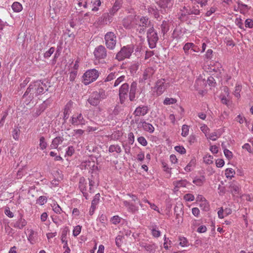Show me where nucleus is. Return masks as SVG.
<instances>
[{
	"label": "nucleus",
	"mask_w": 253,
	"mask_h": 253,
	"mask_svg": "<svg viewBox=\"0 0 253 253\" xmlns=\"http://www.w3.org/2000/svg\"><path fill=\"white\" fill-rule=\"evenodd\" d=\"M90 3H92V10L93 11H97L98 10V7L100 6L101 2L100 0H91Z\"/></svg>",
	"instance_id": "obj_32"
},
{
	"label": "nucleus",
	"mask_w": 253,
	"mask_h": 253,
	"mask_svg": "<svg viewBox=\"0 0 253 253\" xmlns=\"http://www.w3.org/2000/svg\"><path fill=\"white\" fill-rule=\"evenodd\" d=\"M104 39L106 47L109 49H114L117 43L116 35L112 32H107L104 36Z\"/></svg>",
	"instance_id": "obj_7"
},
{
	"label": "nucleus",
	"mask_w": 253,
	"mask_h": 253,
	"mask_svg": "<svg viewBox=\"0 0 253 253\" xmlns=\"http://www.w3.org/2000/svg\"><path fill=\"white\" fill-rule=\"evenodd\" d=\"M98 220L105 225L107 220V217L105 215L102 214L99 216Z\"/></svg>",
	"instance_id": "obj_55"
},
{
	"label": "nucleus",
	"mask_w": 253,
	"mask_h": 253,
	"mask_svg": "<svg viewBox=\"0 0 253 253\" xmlns=\"http://www.w3.org/2000/svg\"><path fill=\"white\" fill-rule=\"evenodd\" d=\"M129 89V85L127 83L123 84L119 89V98L120 103L121 104L124 103L128 96V92Z\"/></svg>",
	"instance_id": "obj_10"
},
{
	"label": "nucleus",
	"mask_w": 253,
	"mask_h": 253,
	"mask_svg": "<svg viewBox=\"0 0 253 253\" xmlns=\"http://www.w3.org/2000/svg\"><path fill=\"white\" fill-rule=\"evenodd\" d=\"M84 131L81 129H74L73 130V136H76L77 138H78L82 136L84 134Z\"/></svg>",
	"instance_id": "obj_49"
},
{
	"label": "nucleus",
	"mask_w": 253,
	"mask_h": 253,
	"mask_svg": "<svg viewBox=\"0 0 253 253\" xmlns=\"http://www.w3.org/2000/svg\"><path fill=\"white\" fill-rule=\"evenodd\" d=\"M93 54L95 58L98 60L105 59L107 55V50L102 45H100L95 48Z\"/></svg>",
	"instance_id": "obj_9"
},
{
	"label": "nucleus",
	"mask_w": 253,
	"mask_h": 253,
	"mask_svg": "<svg viewBox=\"0 0 253 253\" xmlns=\"http://www.w3.org/2000/svg\"><path fill=\"white\" fill-rule=\"evenodd\" d=\"M118 73H119V72H114L110 73L107 76V77L105 79L104 82H110V81L113 80V79L116 78L119 76Z\"/></svg>",
	"instance_id": "obj_33"
},
{
	"label": "nucleus",
	"mask_w": 253,
	"mask_h": 253,
	"mask_svg": "<svg viewBox=\"0 0 253 253\" xmlns=\"http://www.w3.org/2000/svg\"><path fill=\"white\" fill-rule=\"evenodd\" d=\"M176 101L177 100L175 98L167 97L165 99L163 103L165 105H168L175 104Z\"/></svg>",
	"instance_id": "obj_45"
},
{
	"label": "nucleus",
	"mask_w": 253,
	"mask_h": 253,
	"mask_svg": "<svg viewBox=\"0 0 253 253\" xmlns=\"http://www.w3.org/2000/svg\"><path fill=\"white\" fill-rule=\"evenodd\" d=\"M48 89L45 83L41 81H36L30 84L23 97L26 98L28 104L34 98L47 91Z\"/></svg>",
	"instance_id": "obj_1"
},
{
	"label": "nucleus",
	"mask_w": 253,
	"mask_h": 253,
	"mask_svg": "<svg viewBox=\"0 0 253 253\" xmlns=\"http://www.w3.org/2000/svg\"><path fill=\"white\" fill-rule=\"evenodd\" d=\"M100 194L97 193L95 194L93 200L91 202V205L96 206L99 202Z\"/></svg>",
	"instance_id": "obj_52"
},
{
	"label": "nucleus",
	"mask_w": 253,
	"mask_h": 253,
	"mask_svg": "<svg viewBox=\"0 0 253 253\" xmlns=\"http://www.w3.org/2000/svg\"><path fill=\"white\" fill-rule=\"evenodd\" d=\"M138 128H142L143 130L148 132L150 133H152L155 130V128L153 126L146 122L144 119H141L138 123Z\"/></svg>",
	"instance_id": "obj_13"
},
{
	"label": "nucleus",
	"mask_w": 253,
	"mask_h": 253,
	"mask_svg": "<svg viewBox=\"0 0 253 253\" xmlns=\"http://www.w3.org/2000/svg\"><path fill=\"white\" fill-rule=\"evenodd\" d=\"M149 112V108L147 106L140 105L136 108L133 112L135 117L144 116Z\"/></svg>",
	"instance_id": "obj_15"
},
{
	"label": "nucleus",
	"mask_w": 253,
	"mask_h": 253,
	"mask_svg": "<svg viewBox=\"0 0 253 253\" xmlns=\"http://www.w3.org/2000/svg\"><path fill=\"white\" fill-rule=\"evenodd\" d=\"M39 146L40 149L42 150L45 149L47 147V143L45 141V138L43 136H41L40 138Z\"/></svg>",
	"instance_id": "obj_42"
},
{
	"label": "nucleus",
	"mask_w": 253,
	"mask_h": 253,
	"mask_svg": "<svg viewBox=\"0 0 253 253\" xmlns=\"http://www.w3.org/2000/svg\"><path fill=\"white\" fill-rule=\"evenodd\" d=\"M189 126L186 125H184L182 126V132L181 135L183 137H186L188 135L189 133Z\"/></svg>",
	"instance_id": "obj_46"
},
{
	"label": "nucleus",
	"mask_w": 253,
	"mask_h": 253,
	"mask_svg": "<svg viewBox=\"0 0 253 253\" xmlns=\"http://www.w3.org/2000/svg\"><path fill=\"white\" fill-rule=\"evenodd\" d=\"M23 217V216L22 214L19 215L18 219L13 224L14 228L22 229L26 225L27 221Z\"/></svg>",
	"instance_id": "obj_16"
},
{
	"label": "nucleus",
	"mask_w": 253,
	"mask_h": 253,
	"mask_svg": "<svg viewBox=\"0 0 253 253\" xmlns=\"http://www.w3.org/2000/svg\"><path fill=\"white\" fill-rule=\"evenodd\" d=\"M99 73L95 69L86 71L83 75V83L85 85H88L93 82L98 78Z\"/></svg>",
	"instance_id": "obj_3"
},
{
	"label": "nucleus",
	"mask_w": 253,
	"mask_h": 253,
	"mask_svg": "<svg viewBox=\"0 0 253 253\" xmlns=\"http://www.w3.org/2000/svg\"><path fill=\"white\" fill-rule=\"evenodd\" d=\"M219 136H220V135H218V134L216 132H213L209 134H208L207 137L208 138H209L211 140L215 141Z\"/></svg>",
	"instance_id": "obj_47"
},
{
	"label": "nucleus",
	"mask_w": 253,
	"mask_h": 253,
	"mask_svg": "<svg viewBox=\"0 0 253 253\" xmlns=\"http://www.w3.org/2000/svg\"><path fill=\"white\" fill-rule=\"evenodd\" d=\"M195 165V161L192 160L187 166L184 168V169L186 171H190L191 170V168Z\"/></svg>",
	"instance_id": "obj_60"
},
{
	"label": "nucleus",
	"mask_w": 253,
	"mask_h": 253,
	"mask_svg": "<svg viewBox=\"0 0 253 253\" xmlns=\"http://www.w3.org/2000/svg\"><path fill=\"white\" fill-rule=\"evenodd\" d=\"M155 71L152 68H148L145 70L143 74L142 81H145L150 79L154 74Z\"/></svg>",
	"instance_id": "obj_23"
},
{
	"label": "nucleus",
	"mask_w": 253,
	"mask_h": 253,
	"mask_svg": "<svg viewBox=\"0 0 253 253\" xmlns=\"http://www.w3.org/2000/svg\"><path fill=\"white\" fill-rule=\"evenodd\" d=\"M184 199L188 202H192L194 200V196L191 194H187L184 195Z\"/></svg>",
	"instance_id": "obj_59"
},
{
	"label": "nucleus",
	"mask_w": 253,
	"mask_h": 253,
	"mask_svg": "<svg viewBox=\"0 0 253 253\" xmlns=\"http://www.w3.org/2000/svg\"><path fill=\"white\" fill-rule=\"evenodd\" d=\"M29 232L28 240L31 244H34L37 240V233L33 230H30Z\"/></svg>",
	"instance_id": "obj_25"
},
{
	"label": "nucleus",
	"mask_w": 253,
	"mask_h": 253,
	"mask_svg": "<svg viewBox=\"0 0 253 253\" xmlns=\"http://www.w3.org/2000/svg\"><path fill=\"white\" fill-rule=\"evenodd\" d=\"M71 123L74 126L84 125L85 120L81 113L73 115L71 120Z\"/></svg>",
	"instance_id": "obj_14"
},
{
	"label": "nucleus",
	"mask_w": 253,
	"mask_h": 253,
	"mask_svg": "<svg viewBox=\"0 0 253 253\" xmlns=\"http://www.w3.org/2000/svg\"><path fill=\"white\" fill-rule=\"evenodd\" d=\"M242 86L239 83H236L233 94L234 96L239 98L241 96L240 92L242 90Z\"/></svg>",
	"instance_id": "obj_28"
},
{
	"label": "nucleus",
	"mask_w": 253,
	"mask_h": 253,
	"mask_svg": "<svg viewBox=\"0 0 253 253\" xmlns=\"http://www.w3.org/2000/svg\"><path fill=\"white\" fill-rule=\"evenodd\" d=\"M86 182H85V179L84 177H81L79 182V188L81 192L86 191Z\"/></svg>",
	"instance_id": "obj_27"
},
{
	"label": "nucleus",
	"mask_w": 253,
	"mask_h": 253,
	"mask_svg": "<svg viewBox=\"0 0 253 253\" xmlns=\"http://www.w3.org/2000/svg\"><path fill=\"white\" fill-rule=\"evenodd\" d=\"M155 2L165 12L169 10L173 5V1L172 0H156Z\"/></svg>",
	"instance_id": "obj_12"
},
{
	"label": "nucleus",
	"mask_w": 253,
	"mask_h": 253,
	"mask_svg": "<svg viewBox=\"0 0 253 253\" xmlns=\"http://www.w3.org/2000/svg\"><path fill=\"white\" fill-rule=\"evenodd\" d=\"M235 174V170L232 168H228L225 170V174L227 178L231 179L234 177Z\"/></svg>",
	"instance_id": "obj_34"
},
{
	"label": "nucleus",
	"mask_w": 253,
	"mask_h": 253,
	"mask_svg": "<svg viewBox=\"0 0 253 253\" xmlns=\"http://www.w3.org/2000/svg\"><path fill=\"white\" fill-rule=\"evenodd\" d=\"M137 90V83L133 82L131 83L129 91V99L133 101L135 100V94Z\"/></svg>",
	"instance_id": "obj_17"
},
{
	"label": "nucleus",
	"mask_w": 253,
	"mask_h": 253,
	"mask_svg": "<svg viewBox=\"0 0 253 253\" xmlns=\"http://www.w3.org/2000/svg\"><path fill=\"white\" fill-rule=\"evenodd\" d=\"M245 26L247 28H252L253 27V20L251 19H247L245 21Z\"/></svg>",
	"instance_id": "obj_62"
},
{
	"label": "nucleus",
	"mask_w": 253,
	"mask_h": 253,
	"mask_svg": "<svg viewBox=\"0 0 253 253\" xmlns=\"http://www.w3.org/2000/svg\"><path fill=\"white\" fill-rule=\"evenodd\" d=\"M123 237L121 235H118L116 237L115 242L116 244L118 247H120L123 243Z\"/></svg>",
	"instance_id": "obj_53"
},
{
	"label": "nucleus",
	"mask_w": 253,
	"mask_h": 253,
	"mask_svg": "<svg viewBox=\"0 0 253 253\" xmlns=\"http://www.w3.org/2000/svg\"><path fill=\"white\" fill-rule=\"evenodd\" d=\"M147 39L149 47L151 49L155 48L159 40V37L157 32L154 28V26L153 28L147 30Z\"/></svg>",
	"instance_id": "obj_5"
},
{
	"label": "nucleus",
	"mask_w": 253,
	"mask_h": 253,
	"mask_svg": "<svg viewBox=\"0 0 253 253\" xmlns=\"http://www.w3.org/2000/svg\"><path fill=\"white\" fill-rule=\"evenodd\" d=\"M114 15H112L110 14V11L108 13H104L102 15L103 22L107 24V22H110L111 19Z\"/></svg>",
	"instance_id": "obj_35"
},
{
	"label": "nucleus",
	"mask_w": 253,
	"mask_h": 253,
	"mask_svg": "<svg viewBox=\"0 0 253 253\" xmlns=\"http://www.w3.org/2000/svg\"><path fill=\"white\" fill-rule=\"evenodd\" d=\"M242 148L246 149L250 153H253V149H252L249 143H245L242 146Z\"/></svg>",
	"instance_id": "obj_63"
},
{
	"label": "nucleus",
	"mask_w": 253,
	"mask_h": 253,
	"mask_svg": "<svg viewBox=\"0 0 253 253\" xmlns=\"http://www.w3.org/2000/svg\"><path fill=\"white\" fill-rule=\"evenodd\" d=\"M20 134V128L18 127H15L12 131V135L13 138L17 141L19 140Z\"/></svg>",
	"instance_id": "obj_38"
},
{
	"label": "nucleus",
	"mask_w": 253,
	"mask_h": 253,
	"mask_svg": "<svg viewBox=\"0 0 253 253\" xmlns=\"http://www.w3.org/2000/svg\"><path fill=\"white\" fill-rule=\"evenodd\" d=\"M161 29L163 34L166 33L169 30V26L168 22L165 20L162 22L161 25Z\"/></svg>",
	"instance_id": "obj_36"
},
{
	"label": "nucleus",
	"mask_w": 253,
	"mask_h": 253,
	"mask_svg": "<svg viewBox=\"0 0 253 253\" xmlns=\"http://www.w3.org/2000/svg\"><path fill=\"white\" fill-rule=\"evenodd\" d=\"M175 151L181 154H185L186 153L185 149L182 146H176L174 148Z\"/></svg>",
	"instance_id": "obj_58"
},
{
	"label": "nucleus",
	"mask_w": 253,
	"mask_h": 253,
	"mask_svg": "<svg viewBox=\"0 0 253 253\" xmlns=\"http://www.w3.org/2000/svg\"><path fill=\"white\" fill-rule=\"evenodd\" d=\"M117 79L115 81L114 84H113L114 87H116L118 86L122 82L125 81L126 76L125 75H122L119 77H117Z\"/></svg>",
	"instance_id": "obj_44"
},
{
	"label": "nucleus",
	"mask_w": 253,
	"mask_h": 253,
	"mask_svg": "<svg viewBox=\"0 0 253 253\" xmlns=\"http://www.w3.org/2000/svg\"><path fill=\"white\" fill-rule=\"evenodd\" d=\"M180 241L179 245L182 247H187L188 246V241L186 238L180 237L179 238Z\"/></svg>",
	"instance_id": "obj_50"
},
{
	"label": "nucleus",
	"mask_w": 253,
	"mask_h": 253,
	"mask_svg": "<svg viewBox=\"0 0 253 253\" xmlns=\"http://www.w3.org/2000/svg\"><path fill=\"white\" fill-rule=\"evenodd\" d=\"M53 211L57 214H60L62 211L61 207L55 202L52 204Z\"/></svg>",
	"instance_id": "obj_43"
},
{
	"label": "nucleus",
	"mask_w": 253,
	"mask_h": 253,
	"mask_svg": "<svg viewBox=\"0 0 253 253\" xmlns=\"http://www.w3.org/2000/svg\"><path fill=\"white\" fill-rule=\"evenodd\" d=\"M153 26V24L148 17L142 16L139 19L137 31L139 34H143L147 28L150 29Z\"/></svg>",
	"instance_id": "obj_6"
},
{
	"label": "nucleus",
	"mask_w": 253,
	"mask_h": 253,
	"mask_svg": "<svg viewBox=\"0 0 253 253\" xmlns=\"http://www.w3.org/2000/svg\"><path fill=\"white\" fill-rule=\"evenodd\" d=\"M73 102L69 101L65 106L63 114H69L71 112V108L73 106Z\"/></svg>",
	"instance_id": "obj_40"
},
{
	"label": "nucleus",
	"mask_w": 253,
	"mask_h": 253,
	"mask_svg": "<svg viewBox=\"0 0 253 253\" xmlns=\"http://www.w3.org/2000/svg\"><path fill=\"white\" fill-rule=\"evenodd\" d=\"M105 91L103 89H100L98 91L93 92L88 99L87 102L92 106L98 105L101 100L106 98Z\"/></svg>",
	"instance_id": "obj_2"
},
{
	"label": "nucleus",
	"mask_w": 253,
	"mask_h": 253,
	"mask_svg": "<svg viewBox=\"0 0 253 253\" xmlns=\"http://www.w3.org/2000/svg\"><path fill=\"white\" fill-rule=\"evenodd\" d=\"M148 12L150 14L153 15L155 18L158 19L160 17L159 12L156 7H148Z\"/></svg>",
	"instance_id": "obj_29"
},
{
	"label": "nucleus",
	"mask_w": 253,
	"mask_h": 253,
	"mask_svg": "<svg viewBox=\"0 0 253 253\" xmlns=\"http://www.w3.org/2000/svg\"><path fill=\"white\" fill-rule=\"evenodd\" d=\"M77 71L76 70H74V71L71 72L70 73V76H69L70 81L71 82H73L75 80V79L77 76Z\"/></svg>",
	"instance_id": "obj_64"
},
{
	"label": "nucleus",
	"mask_w": 253,
	"mask_h": 253,
	"mask_svg": "<svg viewBox=\"0 0 253 253\" xmlns=\"http://www.w3.org/2000/svg\"><path fill=\"white\" fill-rule=\"evenodd\" d=\"M82 227L80 225L75 226L73 231V234L75 237L77 236L81 231Z\"/></svg>",
	"instance_id": "obj_51"
},
{
	"label": "nucleus",
	"mask_w": 253,
	"mask_h": 253,
	"mask_svg": "<svg viewBox=\"0 0 253 253\" xmlns=\"http://www.w3.org/2000/svg\"><path fill=\"white\" fill-rule=\"evenodd\" d=\"M205 181V178L204 176H202L201 177H196L193 180V182L197 186H201Z\"/></svg>",
	"instance_id": "obj_37"
},
{
	"label": "nucleus",
	"mask_w": 253,
	"mask_h": 253,
	"mask_svg": "<svg viewBox=\"0 0 253 253\" xmlns=\"http://www.w3.org/2000/svg\"><path fill=\"white\" fill-rule=\"evenodd\" d=\"M149 229L151 231L153 237L158 238L161 235V231L159 230L158 226L155 223H151L149 226Z\"/></svg>",
	"instance_id": "obj_18"
},
{
	"label": "nucleus",
	"mask_w": 253,
	"mask_h": 253,
	"mask_svg": "<svg viewBox=\"0 0 253 253\" xmlns=\"http://www.w3.org/2000/svg\"><path fill=\"white\" fill-rule=\"evenodd\" d=\"M137 245L141 247L142 249H144L147 253H155L158 248V246L154 243H148L141 241Z\"/></svg>",
	"instance_id": "obj_11"
},
{
	"label": "nucleus",
	"mask_w": 253,
	"mask_h": 253,
	"mask_svg": "<svg viewBox=\"0 0 253 253\" xmlns=\"http://www.w3.org/2000/svg\"><path fill=\"white\" fill-rule=\"evenodd\" d=\"M48 103H49V101L48 100H46V101H44L42 104L38 109H37L36 111V116H39L42 112H43L44 110L45 109V108L47 106Z\"/></svg>",
	"instance_id": "obj_26"
},
{
	"label": "nucleus",
	"mask_w": 253,
	"mask_h": 253,
	"mask_svg": "<svg viewBox=\"0 0 253 253\" xmlns=\"http://www.w3.org/2000/svg\"><path fill=\"white\" fill-rule=\"evenodd\" d=\"M47 199L46 197L44 196H42L39 198V199L37 200V203L42 206V205H43L44 204H45L47 202Z\"/></svg>",
	"instance_id": "obj_48"
},
{
	"label": "nucleus",
	"mask_w": 253,
	"mask_h": 253,
	"mask_svg": "<svg viewBox=\"0 0 253 253\" xmlns=\"http://www.w3.org/2000/svg\"><path fill=\"white\" fill-rule=\"evenodd\" d=\"M122 0H116L113 6V7L109 10L110 14L112 15L114 14L121 8L122 5Z\"/></svg>",
	"instance_id": "obj_21"
},
{
	"label": "nucleus",
	"mask_w": 253,
	"mask_h": 253,
	"mask_svg": "<svg viewBox=\"0 0 253 253\" xmlns=\"http://www.w3.org/2000/svg\"><path fill=\"white\" fill-rule=\"evenodd\" d=\"M123 205L126 208L128 212L132 213H135L138 210V207L137 206L127 201H124Z\"/></svg>",
	"instance_id": "obj_20"
},
{
	"label": "nucleus",
	"mask_w": 253,
	"mask_h": 253,
	"mask_svg": "<svg viewBox=\"0 0 253 253\" xmlns=\"http://www.w3.org/2000/svg\"><path fill=\"white\" fill-rule=\"evenodd\" d=\"M78 4L79 6H83L84 8H88V5L86 0H79Z\"/></svg>",
	"instance_id": "obj_57"
},
{
	"label": "nucleus",
	"mask_w": 253,
	"mask_h": 253,
	"mask_svg": "<svg viewBox=\"0 0 253 253\" xmlns=\"http://www.w3.org/2000/svg\"><path fill=\"white\" fill-rule=\"evenodd\" d=\"M200 13V11L199 9V6H193L192 8H190V10H189L188 12H187V14L199 15Z\"/></svg>",
	"instance_id": "obj_39"
},
{
	"label": "nucleus",
	"mask_w": 253,
	"mask_h": 253,
	"mask_svg": "<svg viewBox=\"0 0 253 253\" xmlns=\"http://www.w3.org/2000/svg\"><path fill=\"white\" fill-rule=\"evenodd\" d=\"M138 142L143 146L147 145V141L145 138L143 136H140L137 138Z\"/></svg>",
	"instance_id": "obj_54"
},
{
	"label": "nucleus",
	"mask_w": 253,
	"mask_h": 253,
	"mask_svg": "<svg viewBox=\"0 0 253 253\" xmlns=\"http://www.w3.org/2000/svg\"><path fill=\"white\" fill-rule=\"evenodd\" d=\"M134 46L133 45H127L123 47L116 56V59L118 61H122L125 58H128L133 52Z\"/></svg>",
	"instance_id": "obj_4"
},
{
	"label": "nucleus",
	"mask_w": 253,
	"mask_h": 253,
	"mask_svg": "<svg viewBox=\"0 0 253 253\" xmlns=\"http://www.w3.org/2000/svg\"><path fill=\"white\" fill-rule=\"evenodd\" d=\"M54 48L53 47H51L49 48V49L46 51L44 53V58H49L54 52Z\"/></svg>",
	"instance_id": "obj_56"
},
{
	"label": "nucleus",
	"mask_w": 253,
	"mask_h": 253,
	"mask_svg": "<svg viewBox=\"0 0 253 253\" xmlns=\"http://www.w3.org/2000/svg\"><path fill=\"white\" fill-rule=\"evenodd\" d=\"M230 192L233 195H235L239 193L240 188L237 181H233L230 183L229 187Z\"/></svg>",
	"instance_id": "obj_19"
},
{
	"label": "nucleus",
	"mask_w": 253,
	"mask_h": 253,
	"mask_svg": "<svg viewBox=\"0 0 253 253\" xmlns=\"http://www.w3.org/2000/svg\"><path fill=\"white\" fill-rule=\"evenodd\" d=\"M194 47V43L192 42H187L184 45L183 49L184 51V52L186 54H189V51L190 49H192L193 47Z\"/></svg>",
	"instance_id": "obj_41"
},
{
	"label": "nucleus",
	"mask_w": 253,
	"mask_h": 253,
	"mask_svg": "<svg viewBox=\"0 0 253 253\" xmlns=\"http://www.w3.org/2000/svg\"><path fill=\"white\" fill-rule=\"evenodd\" d=\"M108 151L110 153L116 152L117 153H120L122 152V149L121 147L118 144L111 145L109 147Z\"/></svg>",
	"instance_id": "obj_30"
},
{
	"label": "nucleus",
	"mask_w": 253,
	"mask_h": 253,
	"mask_svg": "<svg viewBox=\"0 0 253 253\" xmlns=\"http://www.w3.org/2000/svg\"><path fill=\"white\" fill-rule=\"evenodd\" d=\"M169 86V83L167 82L165 79L158 80L154 86V89L158 95H161Z\"/></svg>",
	"instance_id": "obj_8"
},
{
	"label": "nucleus",
	"mask_w": 253,
	"mask_h": 253,
	"mask_svg": "<svg viewBox=\"0 0 253 253\" xmlns=\"http://www.w3.org/2000/svg\"><path fill=\"white\" fill-rule=\"evenodd\" d=\"M75 152V149L73 146H69L68 147L67 150L66 152V155L68 156H71Z\"/></svg>",
	"instance_id": "obj_61"
},
{
	"label": "nucleus",
	"mask_w": 253,
	"mask_h": 253,
	"mask_svg": "<svg viewBox=\"0 0 253 253\" xmlns=\"http://www.w3.org/2000/svg\"><path fill=\"white\" fill-rule=\"evenodd\" d=\"M13 10L15 12H19L22 10V5L18 2H14L13 3L12 6Z\"/></svg>",
	"instance_id": "obj_31"
},
{
	"label": "nucleus",
	"mask_w": 253,
	"mask_h": 253,
	"mask_svg": "<svg viewBox=\"0 0 253 253\" xmlns=\"http://www.w3.org/2000/svg\"><path fill=\"white\" fill-rule=\"evenodd\" d=\"M187 184L188 181L186 179H181L173 182V184L175 187V189H178L181 187H185Z\"/></svg>",
	"instance_id": "obj_24"
},
{
	"label": "nucleus",
	"mask_w": 253,
	"mask_h": 253,
	"mask_svg": "<svg viewBox=\"0 0 253 253\" xmlns=\"http://www.w3.org/2000/svg\"><path fill=\"white\" fill-rule=\"evenodd\" d=\"M64 140V139L63 136L56 137L52 141L51 144H50L51 148L57 149L58 148V145L61 144L63 142Z\"/></svg>",
	"instance_id": "obj_22"
}]
</instances>
